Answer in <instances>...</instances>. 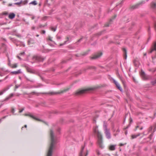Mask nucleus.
<instances>
[{
	"label": "nucleus",
	"mask_w": 156,
	"mask_h": 156,
	"mask_svg": "<svg viewBox=\"0 0 156 156\" xmlns=\"http://www.w3.org/2000/svg\"><path fill=\"white\" fill-rule=\"evenodd\" d=\"M50 136L51 142L47 156H52L53 150L57 143L56 137L55 136L53 131L51 129H50Z\"/></svg>",
	"instance_id": "f257e3e1"
},
{
	"label": "nucleus",
	"mask_w": 156,
	"mask_h": 156,
	"mask_svg": "<svg viewBox=\"0 0 156 156\" xmlns=\"http://www.w3.org/2000/svg\"><path fill=\"white\" fill-rule=\"evenodd\" d=\"M98 126L96 127L94 129V132L97 134L98 137V144L99 147L101 149L104 148V146L102 145V136L101 133L97 130Z\"/></svg>",
	"instance_id": "f03ea898"
},
{
	"label": "nucleus",
	"mask_w": 156,
	"mask_h": 156,
	"mask_svg": "<svg viewBox=\"0 0 156 156\" xmlns=\"http://www.w3.org/2000/svg\"><path fill=\"white\" fill-rule=\"evenodd\" d=\"M100 86L96 87H94L88 88L85 89H83L78 90L77 91L75 94L76 95H81L87 93L88 91L91 90H94L97 89L99 88Z\"/></svg>",
	"instance_id": "7ed1b4c3"
},
{
	"label": "nucleus",
	"mask_w": 156,
	"mask_h": 156,
	"mask_svg": "<svg viewBox=\"0 0 156 156\" xmlns=\"http://www.w3.org/2000/svg\"><path fill=\"white\" fill-rule=\"evenodd\" d=\"M103 127L106 138L108 139H110L111 138V135L110 132V130L109 129H108L107 123L105 121L104 122Z\"/></svg>",
	"instance_id": "20e7f679"
},
{
	"label": "nucleus",
	"mask_w": 156,
	"mask_h": 156,
	"mask_svg": "<svg viewBox=\"0 0 156 156\" xmlns=\"http://www.w3.org/2000/svg\"><path fill=\"white\" fill-rule=\"evenodd\" d=\"M145 3L144 1H142L136 5L132 6H130L129 9L131 11L135 9H138L141 6H142L143 4Z\"/></svg>",
	"instance_id": "39448f33"
},
{
	"label": "nucleus",
	"mask_w": 156,
	"mask_h": 156,
	"mask_svg": "<svg viewBox=\"0 0 156 156\" xmlns=\"http://www.w3.org/2000/svg\"><path fill=\"white\" fill-rule=\"evenodd\" d=\"M25 115L26 116H29L30 117L32 118V119H34V120H36L37 121H38L41 122H42L44 123L46 125H48V124L47 122L44 121V120L41 119H39L38 118H36V117H35L34 115H32L30 114H26Z\"/></svg>",
	"instance_id": "423d86ee"
},
{
	"label": "nucleus",
	"mask_w": 156,
	"mask_h": 156,
	"mask_svg": "<svg viewBox=\"0 0 156 156\" xmlns=\"http://www.w3.org/2000/svg\"><path fill=\"white\" fill-rule=\"evenodd\" d=\"M44 59V58L40 56H34L33 57V59L36 60L37 62H43Z\"/></svg>",
	"instance_id": "0eeeda50"
},
{
	"label": "nucleus",
	"mask_w": 156,
	"mask_h": 156,
	"mask_svg": "<svg viewBox=\"0 0 156 156\" xmlns=\"http://www.w3.org/2000/svg\"><path fill=\"white\" fill-rule=\"evenodd\" d=\"M69 89V88H67V89H65L63 90H62L60 92H49L48 93H47L46 94H50L51 95H52L55 94H60L61 93H63L65 92H66L67 91H68Z\"/></svg>",
	"instance_id": "6e6552de"
},
{
	"label": "nucleus",
	"mask_w": 156,
	"mask_h": 156,
	"mask_svg": "<svg viewBox=\"0 0 156 156\" xmlns=\"http://www.w3.org/2000/svg\"><path fill=\"white\" fill-rule=\"evenodd\" d=\"M102 54L103 53L102 52H98L94 55L92 57H90V59L92 60L100 58Z\"/></svg>",
	"instance_id": "1a4fd4ad"
},
{
	"label": "nucleus",
	"mask_w": 156,
	"mask_h": 156,
	"mask_svg": "<svg viewBox=\"0 0 156 156\" xmlns=\"http://www.w3.org/2000/svg\"><path fill=\"white\" fill-rule=\"evenodd\" d=\"M140 74L141 76L144 79L146 80L147 79V76L146 74L142 69H141Z\"/></svg>",
	"instance_id": "9d476101"
},
{
	"label": "nucleus",
	"mask_w": 156,
	"mask_h": 156,
	"mask_svg": "<svg viewBox=\"0 0 156 156\" xmlns=\"http://www.w3.org/2000/svg\"><path fill=\"white\" fill-rule=\"evenodd\" d=\"M84 147H82L81 151H80V156H83V155H84V156H87L88 154V151H86V154H85V153H83V151L84 149Z\"/></svg>",
	"instance_id": "9b49d317"
},
{
	"label": "nucleus",
	"mask_w": 156,
	"mask_h": 156,
	"mask_svg": "<svg viewBox=\"0 0 156 156\" xmlns=\"http://www.w3.org/2000/svg\"><path fill=\"white\" fill-rule=\"evenodd\" d=\"M150 6L152 9L156 10V2H152L150 4Z\"/></svg>",
	"instance_id": "f8f14e48"
},
{
	"label": "nucleus",
	"mask_w": 156,
	"mask_h": 156,
	"mask_svg": "<svg viewBox=\"0 0 156 156\" xmlns=\"http://www.w3.org/2000/svg\"><path fill=\"white\" fill-rule=\"evenodd\" d=\"M25 67L26 68V69L28 72L33 74H36V72L33 70H32V69L30 67L27 66H26Z\"/></svg>",
	"instance_id": "ddd939ff"
},
{
	"label": "nucleus",
	"mask_w": 156,
	"mask_h": 156,
	"mask_svg": "<svg viewBox=\"0 0 156 156\" xmlns=\"http://www.w3.org/2000/svg\"><path fill=\"white\" fill-rule=\"evenodd\" d=\"M22 73V72L21 71V69H19L17 71H12L11 72V73L12 74H17L19 73Z\"/></svg>",
	"instance_id": "4468645a"
},
{
	"label": "nucleus",
	"mask_w": 156,
	"mask_h": 156,
	"mask_svg": "<svg viewBox=\"0 0 156 156\" xmlns=\"http://www.w3.org/2000/svg\"><path fill=\"white\" fill-rule=\"evenodd\" d=\"M15 16V14L14 13H10L9 15V18L11 19H12L14 18Z\"/></svg>",
	"instance_id": "2eb2a0df"
},
{
	"label": "nucleus",
	"mask_w": 156,
	"mask_h": 156,
	"mask_svg": "<svg viewBox=\"0 0 156 156\" xmlns=\"http://www.w3.org/2000/svg\"><path fill=\"white\" fill-rule=\"evenodd\" d=\"M122 50L124 52V58L126 59L127 57V50L125 48H122Z\"/></svg>",
	"instance_id": "dca6fc26"
},
{
	"label": "nucleus",
	"mask_w": 156,
	"mask_h": 156,
	"mask_svg": "<svg viewBox=\"0 0 156 156\" xmlns=\"http://www.w3.org/2000/svg\"><path fill=\"white\" fill-rule=\"evenodd\" d=\"M27 43L28 45H30V44H34V41L33 39L30 38L28 40Z\"/></svg>",
	"instance_id": "f3484780"
},
{
	"label": "nucleus",
	"mask_w": 156,
	"mask_h": 156,
	"mask_svg": "<svg viewBox=\"0 0 156 156\" xmlns=\"http://www.w3.org/2000/svg\"><path fill=\"white\" fill-rule=\"evenodd\" d=\"M11 86L12 85L9 87H8L4 89L2 91H1L0 92V95H2L5 92L8 90L9 88V87Z\"/></svg>",
	"instance_id": "a211bd4d"
},
{
	"label": "nucleus",
	"mask_w": 156,
	"mask_h": 156,
	"mask_svg": "<svg viewBox=\"0 0 156 156\" xmlns=\"http://www.w3.org/2000/svg\"><path fill=\"white\" fill-rule=\"evenodd\" d=\"M140 133H139L137 135H132L131 136V138L132 139H133L136 138L137 137L140 136Z\"/></svg>",
	"instance_id": "6ab92c4d"
},
{
	"label": "nucleus",
	"mask_w": 156,
	"mask_h": 156,
	"mask_svg": "<svg viewBox=\"0 0 156 156\" xmlns=\"http://www.w3.org/2000/svg\"><path fill=\"white\" fill-rule=\"evenodd\" d=\"M116 145H111L110 146L109 149L111 151H114V150L115 149V146Z\"/></svg>",
	"instance_id": "aec40b11"
},
{
	"label": "nucleus",
	"mask_w": 156,
	"mask_h": 156,
	"mask_svg": "<svg viewBox=\"0 0 156 156\" xmlns=\"http://www.w3.org/2000/svg\"><path fill=\"white\" fill-rule=\"evenodd\" d=\"M105 30H104L102 31H101L98 33L96 34H95V36H101V35H102L103 34V33H104V32H105Z\"/></svg>",
	"instance_id": "412c9836"
},
{
	"label": "nucleus",
	"mask_w": 156,
	"mask_h": 156,
	"mask_svg": "<svg viewBox=\"0 0 156 156\" xmlns=\"http://www.w3.org/2000/svg\"><path fill=\"white\" fill-rule=\"evenodd\" d=\"M133 121L132 119L131 118H130L129 123L128 124V125L126 126V128H124V129L125 130L128 129L130 126V123L133 122Z\"/></svg>",
	"instance_id": "4be33fe9"
},
{
	"label": "nucleus",
	"mask_w": 156,
	"mask_h": 156,
	"mask_svg": "<svg viewBox=\"0 0 156 156\" xmlns=\"http://www.w3.org/2000/svg\"><path fill=\"white\" fill-rule=\"evenodd\" d=\"M129 18H126V16H125L123 17L122 20L124 22H128L129 21Z\"/></svg>",
	"instance_id": "5701e85b"
},
{
	"label": "nucleus",
	"mask_w": 156,
	"mask_h": 156,
	"mask_svg": "<svg viewBox=\"0 0 156 156\" xmlns=\"http://www.w3.org/2000/svg\"><path fill=\"white\" fill-rule=\"evenodd\" d=\"M116 86L118 89L121 92L122 91V89L119 83L117 84Z\"/></svg>",
	"instance_id": "b1692460"
},
{
	"label": "nucleus",
	"mask_w": 156,
	"mask_h": 156,
	"mask_svg": "<svg viewBox=\"0 0 156 156\" xmlns=\"http://www.w3.org/2000/svg\"><path fill=\"white\" fill-rule=\"evenodd\" d=\"M138 63V61L136 59H135L133 61V63L134 66L136 67L137 66V64Z\"/></svg>",
	"instance_id": "393cba45"
},
{
	"label": "nucleus",
	"mask_w": 156,
	"mask_h": 156,
	"mask_svg": "<svg viewBox=\"0 0 156 156\" xmlns=\"http://www.w3.org/2000/svg\"><path fill=\"white\" fill-rule=\"evenodd\" d=\"M118 75L119 76V77H120V79L122 81V82L124 86V87H126V85H125V81L123 80L122 79V78H121V77L120 76V75H119V73H118Z\"/></svg>",
	"instance_id": "a878e982"
},
{
	"label": "nucleus",
	"mask_w": 156,
	"mask_h": 156,
	"mask_svg": "<svg viewBox=\"0 0 156 156\" xmlns=\"http://www.w3.org/2000/svg\"><path fill=\"white\" fill-rule=\"evenodd\" d=\"M13 96V94L12 93L10 94L9 95V96L6 98L5 99V101H7L10 98H11Z\"/></svg>",
	"instance_id": "bb28decb"
},
{
	"label": "nucleus",
	"mask_w": 156,
	"mask_h": 156,
	"mask_svg": "<svg viewBox=\"0 0 156 156\" xmlns=\"http://www.w3.org/2000/svg\"><path fill=\"white\" fill-rule=\"evenodd\" d=\"M29 4H30V5L32 4L34 5H37V2L36 1L34 0L33 1L31 2L30 3H29Z\"/></svg>",
	"instance_id": "cd10ccee"
},
{
	"label": "nucleus",
	"mask_w": 156,
	"mask_h": 156,
	"mask_svg": "<svg viewBox=\"0 0 156 156\" xmlns=\"http://www.w3.org/2000/svg\"><path fill=\"white\" fill-rule=\"evenodd\" d=\"M43 86V85L41 84H39L37 86H34L32 87L37 88L40 87H42Z\"/></svg>",
	"instance_id": "c85d7f7f"
},
{
	"label": "nucleus",
	"mask_w": 156,
	"mask_h": 156,
	"mask_svg": "<svg viewBox=\"0 0 156 156\" xmlns=\"http://www.w3.org/2000/svg\"><path fill=\"white\" fill-rule=\"evenodd\" d=\"M57 28V26H56L55 27H51L50 29L52 31L55 32L56 31Z\"/></svg>",
	"instance_id": "c756f323"
},
{
	"label": "nucleus",
	"mask_w": 156,
	"mask_h": 156,
	"mask_svg": "<svg viewBox=\"0 0 156 156\" xmlns=\"http://www.w3.org/2000/svg\"><path fill=\"white\" fill-rule=\"evenodd\" d=\"M117 16L116 15H115L111 19L109 20V23H110V22H112L113 21V20L115 19Z\"/></svg>",
	"instance_id": "7c9ffc66"
},
{
	"label": "nucleus",
	"mask_w": 156,
	"mask_h": 156,
	"mask_svg": "<svg viewBox=\"0 0 156 156\" xmlns=\"http://www.w3.org/2000/svg\"><path fill=\"white\" fill-rule=\"evenodd\" d=\"M152 48H153L156 51V41H155L154 44V45Z\"/></svg>",
	"instance_id": "2f4dec72"
},
{
	"label": "nucleus",
	"mask_w": 156,
	"mask_h": 156,
	"mask_svg": "<svg viewBox=\"0 0 156 156\" xmlns=\"http://www.w3.org/2000/svg\"><path fill=\"white\" fill-rule=\"evenodd\" d=\"M96 69V68L95 66H89L88 67H87V69Z\"/></svg>",
	"instance_id": "473e14b6"
},
{
	"label": "nucleus",
	"mask_w": 156,
	"mask_h": 156,
	"mask_svg": "<svg viewBox=\"0 0 156 156\" xmlns=\"http://www.w3.org/2000/svg\"><path fill=\"white\" fill-rule=\"evenodd\" d=\"M89 51H90V50H89L88 51H87L84 52L83 53V54H81V55L85 56V55H87V54H88Z\"/></svg>",
	"instance_id": "72a5a7b5"
},
{
	"label": "nucleus",
	"mask_w": 156,
	"mask_h": 156,
	"mask_svg": "<svg viewBox=\"0 0 156 156\" xmlns=\"http://www.w3.org/2000/svg\"><path fill=\"white\" fill-rule=\"evenodd\" d=\"M151 83L152 85L154 86L156 84V79L154 81H152L151 82Z\"/></svg>",
	"instance_id": "f704fd0d"
},
{
	"label": "nucleus",
	"mask_w": 156,
	"mask_h": 156,
	"mask_svg": "<svg viewBox=\"0 0 156 156\" xmlns=\"http://www.w3.org/2000/svg\"><path fill=\"white\" fill-rule=\"evenodd\" d=\"M22 1H21L20 2H19L15 3H14V5H20L22 3Z\"/></svg>",
	"instance_id": "c9c22d12"
},
{
	"label": "nucleus",
	"mask_w": 156,
	"mask_h": 156,
	"mask_svg": "<svg viewBox=\"0 0 156 156\" xmlns=\"http://www.w3.org/2000/svg\"><path fill=\"white\" fill-rule=\"evenodd\" d=\"M154 134V133L153 132L149 136V138H150V140L152 139V137L153 136Z\"/></svg>",
	"instance_id": "e433bc0d"
},
{
	"label": "nucleus",
	"mask_w": 156,
	"mask_h": 156,
	"mask_svg": "<svg viewBox=\"0 0 156 156\" xmlns=\"http://www.w3.org/2000/svg\"><path fill=\"white\" fill-rule=\"evenodd\" d=\"M20 86V85H16L15 86V89H14L15 90H16V89L17 88H18V87Z\"/></svg>",
	"instance_id": "4c0bfd02"
},
{
	"label": "nucleus",
	"mask_w": 156,
	"mask_h": 156,
	"mask_svg": "<svg viewBox=\"0 0 156 156\" xmlns=\"http://www.w3.org/2000/svg\"><path fill=\"white\" fill-rule=\"evenodd\" d=\"M17 67V64L16 63L13 64V66L12 67V68H16Z\"/></svg>",
	"instance_id": "58836bf2"
},
{
	"label": "nucleus",
	"mask_w": 156,
	"mask_h": 156,
	"mask_svg": "<svg viewBox=\"0 0 156 156\" xmlns=\"http://www.w3.org/2000/svg\"><path fill=\"white\" fill-rule=\"evenodd\" d=\"M47 25V24H46L45 25H43L41 24H40L39 25V28H42V27H44L46 26Z\"/></svg>",
	"instance_id": "ea45409f"
},
{
	"label": "nucleus",
	"mask_w": 156,
	"mask_h": 156,
	"mask_svg": "<svg viewBox=\"0 0 156 156\" xmlns=\"http://www.w3.org/2000/svg\"><path fill=\"white\" fill-rule=\"evenodd\" d=\"M154 51V49L153 48H151V51L148 52V53L151 54Z\"/></svg>",
	"instance_id": "a19ab883"
},
{
	"label": "nucleus",
	"mask_w": 156,
	"mask_h": 156,
	"mask_svg": "<svg viewBox=\"0 0 156 156\" xmlns=\"http://www.w3.org/2000/svg\"><path fill=\"white\" fill-rule=\"evenodd\" d=\"M67 41H64V43L63 44H60V46H62L66 44V43H67Z\"/></svg>",
	"instance_id": "79ce46f5"
},
{
	"label": "nucleus",
	"mask_w": 156,
	"mask_h": 156,
	"mask_svg": "<svg viewBox=\"0 0 156 156\" xmlns=\"http://www.w3.org/2000/svg\"><path fill=\"white\" fill-rule=\"evenodd\" d=\"M111 22H110V23L109 22V23H107L105 24V27H108L109 26V24H111Z\"/></svg>",
	"instance_id": "37998d69"
},
{
	"label": "nucleus",
	"mask_w": 156,
	"mask_h": 156,
	"mask_svg": "<svg viewBox=\"0 0 156 156\" xmlns=\"http://www.w3.org/2000/svg\"><path fill=\"white\" fill-rule=\"evenodd\" d=\"M96 152L98 155H99L101 153L98 150H96Z\"/></svg>",
	"instance_id": "c03bdc74"
},
{
	"label": "nucleus",
	"mask_w": 156,
	"mask_h": 156,
	"mask_svg": "<svg viewBox=\"0 0 156 156\" xmlns=\"http://www.w3.org/2000/svg\"><path fill=\"white\" fill-rule=\"evenodd\" d=\"M48 40H49V41H52V42H54V43L55 44H56L55 43L54 41H53L52 40V39H51V37H49Z\"/></svg>",
	"instance_id": "a18cd8bd"
},
{
	"label": "nucleus",
	"mask_w": 156,
	"mask_h": 156,
	"mask_svg": "<svg viewBox=\"0 0 156 156\" xmlns=\"http://www.w3.org/2000/svg\"><path fill=\"white\" fill-rule=\"evenodd\" d=\"M8 14V13L7 12H3V13H2V15H5V16H6V15H7Z\"/></svg>",
	"instance_id": "49530a36"
},
{
	"label": "nucleus",
	"mask_w": 156,
	"mask_h": 156,
	"mask_svg": "<svg viewBox=\"0 0 156 156\" xmlns=\"http://www.w3.org/2000/svg\"><path fill=\"white\" fill-rule=\"evenodd\" d=\"M27 3L28 1L27 0H25L23 2L24 5L27 4Z\"/></svg>",
	"instance_id": "de8ad7c7"
},
{
	"label": "nucleus",
	"mask_w": 156,
	"mask_h": 156,
	"mask_svg": "<svg viewBox=\"0 0 156 156\" xmlns=\"http://www.w3.org/2000/svg\"><path fill=\"white\" fill-rule=\"evenodd\" d=\"M113 82L115 85H116L117 84L119 83L115 80H113Z\"/></svg>",
	"instance_id": "09e8293b"
},
{
	"label": "nucleus",
	"mask_w": 156,
	"mask_h": 156,
	"mask_svg": "<svg viewBox=\"0 0 156 156\" xmlns=\"http://www.w3.org/2000/svg\"><path fill=\"white\" fill-rule=\"evenodd\" d=\"M66 62H67V61H65V60H63V61H62L61 62V64H63V63H66Z\"/></svg>",
	"instance_id": "8fccbe9b"
},
{
	"label": "nucleus",
	"mask_w": 156,
	"mask_h": 156,
	"mask_svg": "<svg viewBox=\"0 0 156 156\" xmlns=\"http://www.w3.org/2000/svg\"><path fill=\"white\" fill-rule=\"evenodd\" d=\"M24 109V108H23L21 110L19 111L20 113H21Z\"/></svg>",
	"instance_id": "3c124183"
},
{
	"label": "nucleus",
	"mask_w": 156,
	"mask_h": 156,
	"mask_svg": "<svg viewBox=\"0 0 156 156\" xmlns=\"http://www.w3.org/2000/svg\"><path fill=\"white\" fill-rule=\"evenodd\" d=\"M156 125L154 127V128L153 129V132L154 133L156 131Z\"/></svg>",
	"instance_id": "603ef678"
},
{
	"label": "nucleus",
	"mask_w": 156,
	"mask_h": 156,
	"mask_svg": "<svg viewBox=\"0 0 156 156\" xmlns=\"http://www.w3.org/2000/svg\"><path fill=\"white\" fill-rule=\"evenodd\" d=\"M97 25H98V24H96L93 26L91 28L92 29L94 28L95 27L97 26Z\"/></svg>",
	"instance_id": "864d4df0"
},
{
	"label": "nucleus",
	"mask_w": 156,
	"mask_h": 156,
	"mask_svg": "<svg viewBox=\"0 0 156 156\" xmlns=\"http://www.w3.org/2000/svg\"><path fill=\"white\" fill-rule=\"evenodd\" d=\"M139 126H140V125H137V126H136V128H135V129L134 130H135V131H136V130L137 129V128H139Z\"/></svg>",
	"instance_id": "5fc2aeb1"
},
{
	"label": "nucleus",
	"mask_w": 156,
	"mask_h": 156,
	"mask_svg": "<svg viewBox=\"0 0 156 156\" xmlns=\"http://www.w3.org/2000/svg\"><path fill=\"white\" fill-rule=\"evenodd\" d=\"M25 78H26V80H27L30 81L31 82H34V81H33L32 80H30L29 79H28L27 77H25Z\"/></svg>",
	"instance_id": "6e6d98bb"
},
{
	"label": "nucleus",
	"mask_w": 156,
	"mask_h": 156,
	"mask_svg": "<svg viewBox=\"0 0 156 156\" xmlns=\"http://www.w3.org/2000/svg\"><path fill=\"white\" fill-rule=\"evenodd\" d=\"M25 53L24 52H22L20 53V55H23L25 54Z\"/></svg>",
	"instance_id": "4d7b16f0"
},
{
	"label": "nucleus",
	"mask_w": 156,
	"mask_h": 156,
	"mask_svg": "<svg viewBox=\"0 0 156 156\" xmlns=\"http://www.w3.org/2000/svg\"><path fill=\"white\" fill-rule=\"evenodd\" d=\"M37 75L38 76H39L41 77V79L42 80H43V78L39 74H38Z\"/></svg>",
	"instance_id": "13d9d810"
},
{
	"label": "nucleus",
	"mask_w": 156,
	"mask_h": 156,
	"mask_svg": "<svg viewBox=\"0 0 156 156\" xmlns=\"http://www.w3.org/2000/svg\"><path fill=\"white\" fill-rule=\"evenodd\" d=\"M61 130V129L60 128H58L57 129V131L59 133H60V131Z\"/></svg>",
	"instance_id": "bf43d9fd"
},
{
	"label": "nucleus",
	"mask_w": 156,
	"mask_h": 156,
	"mask_svg": "<svg viewBox=\"0 0 156 156\" xmlns=\"http://www.w3.org/2000/svg\"><path fill=\"white\" fill-rule=\"evenodd\" d=\"M75 56H76V57H80L81 56V54H80V55H78L77 54H76L75 55Z\"/></svg>",
	"instance_id": "052dcab7"
},
{
	"label": "nucleus",
	"mask_w": 156,
	"mask_h": 156,
	"mask_svg": "<svg viewBox=\"0 0 156 156\" xmlns=\"http://www.w3.org/2000/svg\"><path fill=\"white\" fill-rule=\"evenodd\" d=\"M142 123V122H138L137 123V125H139Z\"/></svg>",
	"instance_id": "680f3d73"
},
{
	"label": "nucleus",
	"mask_w": 156,
	"mask_h": 156,
	"mask_svg": "<svg viewBox=\"0 0 156 156\" xmlns=\"http://www.w3.org/2000/svg\"><path fill=\"white\" fill-rule=\"evenodd\" d=\"M151 36H149V37L147 39V42H148L150 39H151Z\"/></svg>",
	"instance_id": "e2e57ef3"
},
{
	"label": "nucleus",
	"mask_w": 156,
	"mask_h": 156,
	"mask_svg": "<svg viewBox=\"0 0 156 156\" xmlns=\"http://www.w3.org/2000/svg\"><path fill=\"white\" fill-rule=\"evenodd\" d=\"M151 31V28L149 26L148 29V32Z\"/></svg>",
	"instance_id": "0e129e2a"
},
{
	"label": "nucleus",
	"mask_w": 156,
	"mask_h": 156,
	"mask_svg": "<svg viewBox=\"0 0 156 156\" xmlns=\"http://www.w3.org/2000/svg\"><path fill=\"white\" fill-rule=\"evenodd\" d=\"M15 111V109L14 108H12V109L11 112L12 113H14Z\"/></svg>",
	"instance_id": "69168bd1"
},
{
	"label": "nucleus",
	"mask_w": 156,
	"mask_h": 156,
	"mask_svg": "<svg viewBox=\"0 0 156 156\" xmlns=\"http://www.w3.org/2000/svg\"><path fill=\"white\" fill-rule=\"evenodd\" d=\"M57 39H60L61 38V37L60 36H58L57 37Z\"/></svg>",
	"instance_id": "338daca9"
},
{
	"label": "nucleus",
	"mask_w": 156,
	"mask_h": 156,
	"mask_svg": "<svg viewBox=\"0 0 156 156\" xmlns=\"http://www.w3.org/2000/svg\"><path fill=\"white\" fill-rule=\"evenodd\" d=\"M154 27H156V21H155V22L154 23Z\"/></svg>",
	"instance_id": "774afa93"
}]
</instances>
